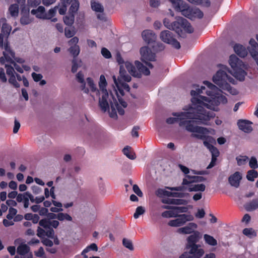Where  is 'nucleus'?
Segmentation results:
<instances>
[{
  "instance_id": "25",
  "label": "nucleus",
  "mask_w": 258,
  "mask_h": 258,
  "mask_svg": "<svg viewBox=\"0 0 258 258\" xmlns=\"http://www.w3.org/2000/svg\"><path fill=\"white\" fill-rule=\"evenodd\" d=\"M77 80L78 82L81 84V89L85 93H88L89 92V89L86 87V83L84 79V74L81 72H79L76 75Z\"/></svg>"
},
{
  "instance_id": "51",
  "label": "nucleus",
  "mask_w": 258,
  "mask_h": 258,
  "mask_svg": "<svg viewBox=\"0 0 258 258\" xmlns=\"http://www.w3.org/2000/svg\"><path fill=\"white\" fill-rule=\"evenodd\" d=\"M50 220L43 219L39 221V224L40 226L45 229H50Z\"/></svg>"
},
{
  "instance_id": "41",
  "label": "nucleus",
  "mask_w": 258,
  "mask_h": 258,
  "mask_svg": "<svg viewBox=\"0 0 258 258\" xmlns=\"http://www.w3.org/2000/svg\"><path fill=\"white\" fill-rule=\"evenodd\" d=\"M20 23L23 25L29 24L31 22V20L29 18V13L23 14L21 17L20 20Z\"/></svg>"
},
{
  "instance_id": "35",
  "label": "nucleus",
  "mask_w": 258,
  "mask_h": 258,
  "mask_svg": "<svg viewBox=\"0 0 258 258\" xmlns=\"http://www.w3.org/2000/svg\"><path fill=\"white\" fill-rule=\"evenodd\" d=\"M64 31L65 36L68 38L73 37L76 33L75 27L72 26L66 27Z\"/></svg>"
},
{
  "instance_id": "64",
  "label": "nucleus",
  "mask_w": 258,
  "mask_h": 258,
  "mask_svg": "<svg viewBox=\"0 0 258 258\" xmlns=\"http://www.w3.org/2000/svg\"><path fill=\"white\" fill-rule=\"evenodd\" d=\"M32 77L35 82H38L42 78V76L40 74H36V73H32Z\"/></svg>"
},
{
  "instance_id": "57",
  "label": "nucleus",
  "mask_w": 258,
  "mask_h": 258,
  "mask_svg": "<svg viewBox=\"0 0 258 258\" xmlns=\"http://www.w3.org/2000/svg\"><path fill=\"white\" fill-rule=\"evenodd\" d=\"M212 138L210 137H207V138L204 141L203 144L205 147H206L209 150L210 149H212L214 146L211 144Z\"/></svg>"
},
{
  "instance_id": "46",
  "label": "nucleus",
  "mask_w": 258,
  "mask_h": 258,
  "mask_svg": "<svg viewBox=\"0 0 258 258\" xmlns=\"http://www.w3.org/2000/svg\"><path fill=\"white\" fill-rule=\"evenodd\" d=\"M122 244L130 250H133L134 249L132 241L130 239L124 238L122 240Z\"/></svg>"
},
{
  "instance_id": "16",
  "label": "nucleus",
  "mask_w": 258,
  "mask_h": 258,
  "mask_svg": "<svg viewBox=\"0 0 258 258\" xmlns=\"http://www.w3.org/2000/svg\"><path fill=\"white\" fill-rule=\"evenodd\" d=\"M117 62L119 64V76L124 82H129L131 80V77L126 73L125 68L123 67L124 60L119 53H117L116 57Z\"/></svg>"
},
{
  "instance_id": "27",
  "label": "nucleus",
  "mask_w": 258,
  "mask_h": 258,
  "mask_svg": "<svg viewBox=\"0 0 258 258\" xmlns=\"http://www.w3.org/2000/svg\"><path fill=\"white\" fill-rule=\"evenodd\" d=\"M91 7L92 10L96 12L103 13L104 11L103 6L95 0L91 1Z\"/></svg>"
},
{
  "instance_id": "44",
  "label": "nucleus",
  "mask_w": 258,
  "mask_h": 258,
  "mask_svg": "<svg viewBox=\"0 0 258 258\" xmlns=\"http://www.w3.org/2000/svg\"><path fill=\"white\" fill-rule=\"evenodd\" d=\"M90 250H93L95 251H97L98 250V246L96 244L93 243L91 244L90 245L87 246L82 252V255H83L84 253H86L90 251Z\"/></svg>"
},
{
  "instance_id": "53",
  "label": "nucleus",
  "mask_w": 258,
  "mask_h": 258,
  "mask_svg": "<svg viewBox=\"0 0 258 258\" xmlns=\"http://www.w3.org/2000/svg\"><path fill=\"white\" fill-rule=\"evenodd\" d=\"M11 27L8 25L7 24H3L2 27V32L4 34L8 36L11 32Z\"/></svg>"
},
{
  "instance_id": "20",
  "label": "nucleus",
  "mask_w": 258,
  "mask_h": 258,
  "mask_svg": "<svg viewBox=\"0 0 258 258\" xmlns=\"http://www.w3.org/2000/svg\"><path fill=\"white\" fill-rule=\"evenodd\" d=\"M142 35L144 40L148 44L152 43L156 41V35L152 30H144L142 32Z\"/></svg>"
},
{
  "instance_id": "11",
  "label": "nucleus",
  "mask_w": 258,
  "mask_h": 258,
  "mask_svg": "<svg viewBox=\"0 0 258 258\" xmlns=\"http://www.w3.org/2000/svg\"><path fill=\"white\" fill-rule=\"evenodd\" d=\"M160 38L163 42L171 44L176 49H179L181 47L180 43L175 39L173 33L169 30L161 31Z\"/></svg>"
},
{
  "instance_id": "28",
  "label": "nucleus",
  "mask_w": 258,
  "mask_h": 258,
  "mask_svg": "<svg viewBox=\"0 0 258 258\" xmlns=\"http://www.w3.org/2000/svg\"><path fill=\"white\" fill-rule=\"evenodd\" d=\"M163 209H168V210H174L176 213V217L178 213H184L186 212L187 210V208L185 207H173L170 206L164 205L162 207Z\"/></svg>"
},
{
  "instance_id": "10",
  "label": "nucleus",
  "mask_w": 258,
  "mask_h": 258,
  "mask_svg": "<svg viewBox=\"0 0 258 258\" xmlns=\"http://www.w3.org/2000/svg\"><path fill=\"white\" fill-rule=\"evenodd\" d=\"M141 60L144 62L150 68L152 69L153 65L149 61L156 60V53L153 52L148 46H143L140 48Z\"/></svg>"
},
{
  "instance_id": "61",
  "label": "nucleus",
  "mask_w": 258,
  "mask_h": 258,
  "mask_svg": "<svg viewBox=\"0 0 258 258\" xmlns=\"http://www.w3.org/2000/svg\"><path fill=\"white\" fill-rule=\"evenodd\" d=\"M133 189L134 192L139 197H143V192H142L138 185L134 184L133 187Z\"/></svg>"
},
{
  "instance_id": "29",
  "label": "nucleus",
  "mask_w": 258,
  "mask_h": 258,
  "mask_svg": "<svg viewBox=\"0 0 258 258\" xmlns=\"http://www.w3.org/2000/svg\"><path fill=\"white\" fill-rule=\"evenodd\" d=\"M205 188V185L203 183L191 184L188 186V190L189 191H204Z\"/></svg>"
},
{
  "instance_id": "18",
  "label": "nucleus",
  "mask_w": 258,
  "mask_h": 258,
  "mask_svg": "<svg viewBox=\"0 0 258 258\" xmlns=\"http://www.w3.org/2000/svg\"><path fill=\"white\" fill-rule=\"evenodd\" d=\"M135 66L137 70V75L136 77L141 78L142 75H149L150 74V72L148 68L145 66L142 63L138 60H136L135 62Z\"/></svg>"
},
{
  "instance_id": "12",
  "label": "nucleus",
  "mask_w": 258,
  "mask_h": 258,
  "mask_svg": "<svg viewBox=\"0 0 258 258\" xmlns=\"http://www.w3.org/2000/svg\"><path fill=\"white\" fill-rule=\"evenodd\" d=\"M188 251L183 252L179 258H201L204 254V250L200 245H195L191 247H186Z\"/></svg>"
},
{
  "instance_id": "31",
  "label": "nucleus",
  "mask_w": 258,
  "mask_h": 258,
  "mask_svg": "<svg viewBox=\"0 0 258 258\" xmlns=\"http://www.w3.org/2000/svg\"><path fill=\"white\" fill-rule=\"evenodd\" d=\"M75 16L73 14L68 13V14L63 17V20L64 23L68 26H72L75 21Z\"/></svg>"
},
{
  "instance_id": "9",
  "label": "nucleus",
  "mask_w": 258,
  "mask_h": 258,
  "mask_svg": "<svg viewBox=\"0 0 258 258\" xmlns=\"http://www.w3.org/2000/svg\"><path fill=\"white\" fill-rule=\"evenodd\" d=\"M58 6L50 9L48 12H45V8L43 6H39L37 9H33L31 11L32 15H35L38 18L42 19L51 20L52 22H55L57 19L53 18L55 15Z\"/></svg>"
},
{
  "instance_id": "7",
  "label": "nucleus",
  "mask_w": 258,
  "mask_h": 258,
  "mask_svg": "<svg viewBox=\"0 0 258 258\" xmlns=\"http://www.w3.org/2000/svg\"><path fill=\"white\" fill-rule=\"evenodd\" d=\"M106 86L107 82L105 77L103 75H101L100 76L99 86L102 95L101 97L99 98V104L103 112L106 111L109 108L108 99L110 97V94H108L106 90Z\"/></svg>"
},
{
  "instance_id": "58",
  "label": "nucleus",
  "mask_w": 258,
  "mask_h": 258,
  "mask_svg": "<svg viewBox=\"0 0 258 258\" xmlns=\"http://www.w3.org/2000/svg\"><path fill=\"white\" fill-rule=\"evenodd\" d=\"M101 54L105 58H110L111 57L110 52L106 48L103 47L101 49Z\"/></svg>"
},
{
  "instance_id": "54",
  "label": "nucleus",
  "mask_w": 258,
  "mask_h": 258,
  "mask_svg": "<svg viewBox=\"0 0 258 258\" xmlns=\"http://www.w3.org/2000/svg\"><path fill=\"white\" fill-rule=\"evenodd\" d=\"M249 166L252 169H255L258 167L257 161L255 157H252L249 162Z\"/></svg>"
},
{
  "instance_id": "17",
  "label": "nucleus",
  "mask_w": 258,
  "mask_h": 258,
  "mask_svg": "<svg viewBox=\"0 0 258 258\" xmlns=\"http://www.w3.org/2000/svg\"><path fill=\"white\" fill-rule=\"evenodd\" d=\"M5 68L6 69V73L8 76H9V82L13 85L16 88L20 87L19 84L16 80V77L14 75V69L11 65L6 64Z\"/></svg>"
},
{
  "instance_id": "42",
  "label": "nucleus",
  "mask_w": 258,
  "mask_h": 258,
  "mask_svg": "<svg viewBox=\"0 0 258 258\" xmlns=\"http://www.w3.org/2000/svg\"><path fill=\"white\" fill-rule=\"evenodd\" d=\"M249 43L251 46L250 47H248L249 53L251 54L252 50L255 51L256 53H258V44L255 40L253 38H251L249 40Z\"/></svg>"
},
{
  "instance_id": "37",
  "label": "nucleus",
  "mask_w": 258,
  "mask_h": 258,
  "mask_svg": "<svg viewBox=\"0 0 258 258\" xmlns=\"http://www.w3.org/2000/svg\"><path fill=\"white\" fill-rule=\"evenodd\" d=\"M204 238L206 243L212 246H215L217 244V240L212 236L208 234H204Z\"/></svg>"
},
{
  "instance_id": "8",
  "label": "nucleus",
  "mask_w": 258,
  "mask_h": 258,
  "mask_svg": "<svg viewBox=\"0 0 258 258\" xmlns=\"http://www.w3.org/2000/svg\"><path fill=\"white\" fill-rule=\"evenodd\" d=\"M195 120H188L180 118L179 125L180 127H185L186 131L191 133L205 134L207 131L206 128L195 125V124H204L200 122L199 119Z\"/></svg>"
},
{
  "instance_id": "19",
  "label": "nucleus",
  "mask_w": 258,
  "mask_h": 258,
  "mask_svg": "<svg viewBox=\"0 0 258 258\" xmlns=\"http://www.w3.org/2000/svg\"><path fill=\"white\" fill-rule=\"evenodd\" d=\"M202 238V235L200 232L195 231L192 234L189 235L187 238L186 247H191L195 245H198L197 243Z\"/></svg>"
},
{
  "instance_id": "55",
  "label": "nucleus",
  "mask_w": 258,
  "mask_h": 258,
  "mask_svg": "<svg viewBox=\"0 0 258 258\" xmlns=\"http://www.w3.org/2000/svg\"><path fill=\"white\" fill-rule=\"evenodd\" d=\"M17 213V209L13 207L10 208L9 210V213L7 215V219H8L9 220L13 219V217L16 215Z\"/></svg>"
},
{
  "instance_id": "2",
  "label": "nucleus",
  "mask_w": 258,
  "mask_h": 258,
  "mask_svg": "<svg viewBox=\"0 0 258 258\" xmlns=\"http://www.w3.org/2000/svg\"><path fill=\"white\" fill-rule=\"evenodd\" d=\"M229 63L233 69V73L226 66L221 64L218 65V67H221V69L219 71H223L226 72V73H230L239 81H244L246 75V72L242 69L244 66L243 61L235 54H232L230 56ZM226 74H227V73Z\"/></svg>"
},
{
  "instance_id": "47",
  "label": "nucleus",
  "mask_w": 258,
  "mask_h": 258,
  "mask_svg": "<svg viewBox=\"0 0 258 258\" xmlns=\"http://www.w3.org/2000/svg\"><path fill=\"white\" fill-rule=\"evenodd\" d=\"M161 215L164 218L176 217V213L174 210L164 211Z\"/></svg>"
},
{
  "instance_id": "1",
  "label": "nucleus",
  "mask_w": 258,
  "mask_h": 258,
  "mask_svg": "<svg viewBox=\"0 0 258 258\" xmlns=\"http://www.w3.org/2000/svg\"><path fill=\"white\" fill-rule=\"evenodd\" d=\"M209 90L204 86L191 90V101L194 107L188 112H173L172 115L176 117L184 116L187 118L199 119V122L205 125H209V121L215 116L214 110H217L220 104H225L227 102L226 97L218 92V88L208 81H204Z\"/></svg>"
},
{
  "instance_id": "62",
  "label": "nucleus",
  "mask_w": 258,
  "mask_h": 258,
  "mask_svg": "<svg viewBox=\"0 0 258 258\" xmlns=\"http://www.w3.org/2000/svg\"><path fill=\"white\" fill-rule=\"evenodd\" d=\"M78 42L79 38L76 36H73V38L68 41V44L70 46L73 45H78L77 44Z\"/></svg>"
},
{
  "instance_id": "56",
  "label": "nucleus",
  "mask_w": 258,
  "mask_h": 258,
  "mask_svg": "<svg viewBox=\"0 0 258 258\" xmlns=\"http://www.w3.org/2000/svg\"><path fill=\"white\" fill-rule=\"evenodd\" d=\"M237 164L239 166L242 165L244 164L246 160L248 159V157L246 156H241L240 157H237L236 158Z\"/></svg>"
},
{
  "instance_id": "40",
  "label": "nucleus",
  "mask_w": 258,
  "mask_h": 258,
  "mask_svg": "<svg viewBox=\"0 0 258 258\" xmlns=\"http://www.w3.org/2000/svg\"><path fill=\"white\" fill-rule=\"evenodd\" d=\"M257 177L258 173L256 170L252 169L248 171L246 175V178L248 180L253 181H254V178H257Z\"/></svg>"
},
{
  "instance_id": "23",
  "label": "nucleus",
  "mask_w": 258,
  "mask_h": 258,
  "mask_svg": "<svg viewBox=\"0 0 258 258\" xmlns=\"http://www.w3.org/2000/svg\"><path fill=\"white\" fill-rule=\"evenodd\" d=\"M197 225L195 223H189L188 225L177 230V232L181 234H191L197 228Z\"/></svg>"
},
{
  "instance_id": "49",
  "label": "nucleus",
  "mask_w": 258,
  "mask_h": 258,
  "mask_svg": "<svg viewBox=\"0 0 258 258\" xmlns=\"http://www.w3.org/2000/svg\"><path fill=\"white\" fill-rule=\"evenodd\" d=\"M154 45L152 46L154 50L155 51H160L164 49V45L161 42H153Z\"/></svg>"
},
{
  "instance_id": "5",
  "label": "nucleus",
  "mask_w": 258,
  "mask_h": 258,
  "mask_svg": "<svg viewBox=\"0 0 258 258\" xmlns=\"http://www.w3.org/2000/svg\"><path fill=\"white\" fill-rule=\"evenodd\" d=\"M213 82L220 88L228 91L233 95L238 94V91L233 88L228 82L234 84V79L223 71H218L213 77Z\"/></svg>"
},
{
  "instance_id": "15",
  "label": "nucleus",
  "mask_w": 258,
  "mask_h": 258,
  "mask_svg": "<svg viewBox=\"0 0 258 258\" xmlns=\"http://www.w3.org/2000/svg\"><path fill=\"white\" fill-rule=\"evenodd\" d=\"M194 176L190 175L188 174L185 175V177L183 179L181 186L176 187H168V189L171 191H183L186 188L185 186H189L194 183Z\"/></svg>"
},
{
  "instance_id": "59",
  "label": "nucleus",
  "mask_w": 258,
  "mask_h": 258,
  "mask_svg": "<svg viewBox=\"0 0 258 258\" xmlns=\"http://www.w3.org/2000/svg\"><path fill=\"white\" fill-rule=\"evenodd\" d=\"M210 152L212 154V158H217L219 156V151L215 147H213L212 149H210Z\"/></svg>"
},
{
  "instance_id": "4",
  "label": "nucleus",
  "mask_w": 258,
  "mask_h": 258,
  "mask_svg": "<svg viewBox=\"0 0 258 258\" xmlns=\"http://www.w3.org/2000/svg\"><path fill=\"white\" fill-rule=\"evenodd\" d=\"M163 23L165 27L169 30L174 31L180 37H182L183 30L188 33H191L194 31L188 21L182 17L177 18L175 21L172 23L170 22L169 19L165 18Z\"/></svg>"
},
{
  "instance_id": "50",
  "label": "nucleus",
  "mask_w": 258,
  "mask_h": 258,
  "mask_svg": "<svg viewBox=\"0 0 258 258\" xmlns=\"http://www.w3.org/2000/svg\"><path fill=\"white\" fill-rule=\"evenodd\" d=\"M145 212V210L142 206L138 207L136 210V212L134 214V217L137 219L139 216L143 214Z\"/></svg>"
},
{
  "instance_id": "33",
  "label": "nucleus",
  "mask_w": 258,
  "mask_h": 258,
  "mask_svg": "<svg viewBox=\"0 0 258 258\" xmlns=\"http://www.w3.org/2000/svg\"><path fill=\"white\" fill-rule=\"evenodd\" d=\"M30 250V247L26 244H21L17 249V253L21 255H24L27 253Z\"/></svg>"
},
{
  "instance_id": "21",
  "label": "nucleus",
  "mask_w": 258,
  "mask_h": 258,
  "mask_svg": "<svg viewBox=\"0 0 258 258\" xmlns=\"http://www.w3.org/2000/svg\"><path fill=\"white\" fill-rule=\"evenodd\" d=\"M252 122L250 121L240 119L237 122V125L239 128L245 133H250L252 131V127L251 126Z\"/></svg>"
},
{
  "instance_id": "24",
  "label": "nucleus",
  "mask_w": 258,
  "mask_h": 258,
  "mask_svg": "<svg viewBox=\"0 0 258 258\" xmlns=\"http://www.w3.org/2000/svg\"><path fill=\"white\" fill-rule=\"evenodd\" d=\"M244 209L248 212L253 211L258 209V198L246 203L244 205Z\"/></svg>"
},
{
  "instance_id": "48",
  "label": "nucleus",
  "mask_w": 258,
  "mask_h": 258,
  "mask_svg": "<svg viewBox=\"0 0 258 258\" xmlns=\"http://www.w3.org/2000/svg\"><path fill=\"white\" fill-rule=\"evenodd\" d=\"M163 194L164 195L167 196L168 197H172L176 198H182L183 197V194L181 192H173L165 190L163 191Z\"/></svg>"
},
{
  "instance_id": "60",
  "label": "nucleus",
  "mask_w": 258,
  "mask_h": 258,
  "mask_svg": "<svg viewBox=\"0 0 258 258\" xmlns=\"http://www.w3.org/2000/svg\"><path fill=\"white\" fill-rule=\"evenodd\" d=\"M242 233L244 235L246 236H250V235L253 234L254 231L251 228H245L243 230Z\"/></svg>"
},
{
  "instance_id": "22",
  "label": "nucleus",
  "mask_w": 258,
  "mask_h": 258,
  "mask_svg": "<svg viewBox=\"0 0 258 258\" xmlns=\"http://www.w3.org/2000/svg\"><path fill=\"white\" fill-rule=\"evenodd\" d=\"M241 179L242 175L241 173L237 171L229 176L228 181L232 186L238 187L239 186L240 181Z\"/></svg>"
},
{
  "instance_id": "43",
  "label": "nucleus",
  "mask_w": 258,
  "mask_h": 258,
  "mask_svg": "<svg viewBox=\"0 0 258 258\" xmlns=\"http://www.w3.org/2000/svg\"><path fill=\"white\" fill-rule=\"evenodd\" d=\"M57 219L60 221L67 220L71 221L72 220V217L67 213H59L57 214Z\"/></svg>"
},
{
  "instance_id": "39",
  "label": "nucleus",
  "mask_w": 258,
  "mask_h": 258,
  "mask_svg": "<svg viewBox=\"0 0 258 258\" xmlns=\"http://www.w3.org/2000/svg\"><path fill=\"white\" fill-rule=\"evenodd\" d=\"M9 11L12 16H17L19 13V5L17 4L11 5L9 8Z\"/></svg>"
},
{
  "instance_id": "3",
  "label": "nucleus",
  "mask_w": 258,
  "mask_h": 258,
  "mask_svg": "<svg viewBox=\"0 0 258 258\" xmlns=\"http://www.w3.org/2000/svg\"><path fill=\"white\" fill-rule=\"evenodd\" d=\"M177 12H180L184 17L190 20L195 18L201 19L204 14L199 8L190 7L188 4L182 0H169Z\"/></svg>"
},
{
  "instance_id": "52",
  "label": "nucleus",
  "mask_w": 258,
  "mask_h": 258,
  "mask_svg": "<svg viewBox=\"0 0 258 258\" xmlns=\"http://www.w3.org/2000/svg\"><path fill=\"white\" fill-rule=\"evenodd\" d=\"M122 80L124 81L122 78H120L119 76L118 78V83L123 90H126L127 92H129L130 90V87L129 85L125 82H121Z\"/></svg>"
},
{
  "instance_id": "26",
  "label": "nucleus",
  "mask_w": 258,
  "mask_h": 258,
  "mask_svg": "<svg viewBox=\"0 0 258 258\" xmlns=\"http://www.w3.org/2000/svg\"><path fill=\"white\" fill-rule=\"evenodd\" d=\"M233 48L235 52L241 57H244L247 54L246 49L242 45L236 44Z\"/></svg>"
},
{
  "instance_id": "32",
  "label": "nucleus",
  "mask_w": 258,
  "mask_h": 258,
  "mask_svg": "<svg viewBox=\"0 0 258 258\" xmlns=\"http://www.w3.org/2000/svg\"><path fill=\"white\" fill-rule=\"evenodd\" d=\"M71 4V5L69 9L68 13L75 15L79 8V2L78 0H73Z\"/></svg>"
},
{
  "instance_id": "45",
  "label": "nucleus",
  "mask_w": 258,
  "mask_h": 258,
  "mask_svg": "<svg viewBox=\"0 0 258 258\" xmlns=\"http://www.w3.org/2000/svg\"><path fill=\"white\" fill-rule=\"evenodd\" d=\"M88 85L90 87L91 91L93 92H95L96 91L99 92L97 90L95 84L94 83L93 80L90 77H88L86 79Z\"/></svg>"
},
{
  "instance_id": "30",
  "label": "nucleus",
  "mask_w": 258,
  "mask_h": 258,
  "mask_svg": "<svg viewBox=\"0 0 258 258\" xmlns=\"http://www.w3.org/2000/svg\"><path fill=\"white\" fill-rule=\"evenodd\" d=\"M163 203L167 204H173V205H182L184 204L185 201L182 199H170L167 198L166 199H163L162 201Z\"/></svg>"
},
{
  "instance_id": "34",
  "label": "nucleus",
  "mask_w": 258,
  "mask_h": 258,
  "mask_svg": "<svg viewBox=\"0 0 258 258\" xmlns=\"http://www.w3.org/2000/svg\"><path fill=\"white\" fill-rule=\"evenodd\" d=\"M124 64L128 73L133 76L136 77V75H137L136 66H134L132 63L128 61L125 62Z\"/></svg>"
},
{
  "instance_id": "14",
  "label": "nucleus",
  "mask_w": 258,
  "mask_h": 258,
  "mask_svg": "<svg viewBox=\"0 0 258 258\" xmlns=\"http://www.w3.org/2000/svg\"><path fill=\"white\" fill-rule=\"evenodd\" d=\"M4 56L0 57V63L3 64L6 61L11 63H13L15 52L11 49L9 44L7 42L5 44V51L3 52Z\"/></svg>"
},
{
  "instance_id": "38",
  "label": "nucleus",
  "mask_w": 258,
  "mask_h": 258,
  "mask_svg": "<svg viewBox=\"0 0 258 258\" xmlns=\"http://www.w3.org/2000/svg\"><path fill=\"white\" fill-rule=\"evenodd\" d=\"M68 51L73 56L74 58H76V57L79 55L80 53V47L79 45L71 46L68 49Z\"/></svg>"
},
{
  "instance_id": "36",
  "label": "nucleus",
  "mask_w": 258,
  "mask_h": 258,
  "mask_svg": "<svg viewBox=\"0 0 258 258\" xmlns=\"http://www.w3.org/2000/svg\"><path fill=\"white\" fill-rule=\"evenodd\" d=\"M123 153L129 159L134 160L136 158L135 153L131 152V147L126 146L122 150Z\"/></svg>"
},
{
  "instance_id": "13",
  "label": "nucleus",
  "mask_w": 258,
  "mask_h": 258,
  "mask_svg": "<svg viewBox=\"0 0 258 258\" xmlns=\"http://www.w3.org/2000/svg\"><path fill=\"white\" fill-rule=\"evenodd\" d=\"M174 220H170L168 225L171 227H179L184 225L187 221L193 220L194 217L191 215L181 214L177 216Z\"/></svg>"
},
{
  "instance_id": "6",
  "label": "nucleus",
  "mask_w": 258,
  "mask_h": 258,
  "mask_svg": "<svg viewBox=\"0 0 258 258\" xmlns=\"http://www.w3.org/2000/svg\"><path fill=\"white\" fill-rule=\"evenodd\" d=\"M115 91L119 104L111 92L110 93V97L108 99L109 106H110L111 110L109 112V116L113 118H117V117L116 111H117L119 115H122L124 114V109L119 106V104L123 108H126L127 105V103L123 100L121 96H119L118 92L116 90ZM109 107L107 110L109 109Z\"/></svg>"
},
{
  "instance_id": "63",
  "label": "nucleus",
  "mask_w": 258,
  "mask_h": 258,
  "mask_svg": "<svg viewBox=\"0 0 258 258\" xmlns=\"http://www.w3.org/2000/svg\"><path fill=\"white\" fill-rule=\"evenodd\" d=\"M72 63H73V65H72L71 71L73 73H75L77 72V70L79 67L76 58H73V59L72 60Z\"/></svg>"
}]
</instances>
